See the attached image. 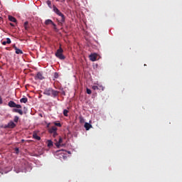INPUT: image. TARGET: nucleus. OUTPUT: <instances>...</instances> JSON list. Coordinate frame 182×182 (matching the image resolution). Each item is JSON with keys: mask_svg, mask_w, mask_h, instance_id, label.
Listing matches in <instances>:
<instances>
[{"mask_svg": "<svg viewBox=\"0 0 182 182\" xmlns=\"http://www.w3.org/2000/svg\"><path fill=\"white\" fill-rule=\"evenodd\" d=\"M53 12H55V14H56V15H58V16H60V18H61L60 20L57 19L58 24L60 26H63V23H65V21L66 20V17L65 16L64 14H62V12H60L59 9L57 8L56 6L53 5Z\"/></svg>", "mask_w": 182, "mask_h": 182, "instance_id": "obj_1", "label": "nucleus"}, {"mask_svg": "<svg viewBox=\"0 0 182 182\" xmlns=\"http://www.w3.org/2000/svg\"><path fill=\"white\" fill-rule=\"evenodd\" d=\"M55 56L61 60H65V55H63V49L62 48L61 46H60L59 49L57 50L55 53Z\"/></svg>", "mask_w": 182, "mask_h": 182, "instance_id": "obj_2", "label": "nucleus"}, {"mask_svg": "<svg viewBox=\"0 0 182 182\" xmlns=\"http://www.w3.org/2000/svg\"><path fill=\"white\" fill-rule=\"evenodd\" d=\"M8 105L9 106V107H16V109H21V108H22V105H17V104L15 103V102H14V101H10V102H9Z\"/></svg>", "mask_w": 182, "mask_h": 182, "instance_id": "obj_3", "label": "nucleus"}, {"mask_svg": "<svg viewBox=\"0 0 182 182\" xmlns=\"http://www.w3.org/2000/svg\"><path fill=\"white\" fill-rule=\"evenodd\" d=\"M6 127L8 129H15V127H16V124L14 121H11L8 123Z\"/></svg>", "mask_w": 182, "mask_h": 182, "instance_id": "obj_4", "label": "nucleus"}, {"mask_svg": "<svg viewBox=\"0 0 182 182\" xmlns=\"http://www.w3.org/2000/svg\"><path fill=\"white\" fill-rule=\"evenodd\" d=\"M13 48L16 50V55H23V51H22V50L18 48V47H16V44L13 45Z\"/></svg>", "mask_w": 182, "mask_h": 182, "instance_id": "obj_5", "label": "nucleus"}, {"mask_svg": "<svg viewBox=\"0 0 182 182\" xmlns=\"http://www.w3.org/2000/svg\"><path fill=\"white\" fill-rule=\"evenodd\" d=\"M43 95H46V96H50L52 95V88L49 87L44 90Z\"/></svg>", "mask_w": 182, "mask_h": 182, "instance_id": "obj_6", "label": "nucleus"}, {"mask_svg": "<svg viewBox=\"0 0 182 182\" xmlns=\"http://www.w3.org/2000/svg\"><path fill=\"white\" fill-rule=\"evenodd\" d=\"M96 59H97V55L96 53H94V54H91L90 55V60L92 61V62H95Z\"/></svg>", "mask_w": 182, "mask_h": 182, "instance_id": "obj_7", "label": "nucleus"}, {"mask_svg": "<svg viewBox=\"0 0 182 182\" xmlns=\"http://www.w3.org/2000/svg\"><path fill=\"white\" fill-rule=\"evenodd\" d=\"M51 95L53 97H57V96H59V91L55 90L52 88Z\"/></svg>", "mask_w": 182, "mask_h": 182, "instance_id": "obj_8", "label": "nucleus"}, {"mask_svg": "<svg viewBox=\"0 0 182 182\" xmlns=\"http://www.w3.org/2000/svg\"><path fill=\"white\" fill-rule=\"evenodd\" d=\"M13 112L14 113H18V114H21V116H22V114H23V111H22V109H19L17 108L13 109Z\"/></svg>", "mask_w": 182, "mask_h": 182, "instance_id": "obj_9", "label": "nucleus"}, {"mask_svg": "<svg viewBox=\"0 0 182 182\" xmlns=\"http://www.w3.org/2000/svg\"><path fill=\"white\" fill-rule=\"evenodd\" d=\"M36 77L37 79H39V80H43V79H45V77H43V75L41 72L37 73Z\"/></svg>", "mask_w": 182, "mask_h": 182, "instance_id": "obj_10", "label": "nucleus"}, {"mask_svg": "<svg viewBox=\"0 0 182 182\" xmlns=\"http://www.w3.org/2000/svg\"><path fill=\"white\" fill-rule=\"evenodd\" d=\"M49 133H55V132H58V128L55 126L52 127L48 129Z\"/></svg>", "mask_w": 182, "mask_h": 182, "instance_id": "obj_11", "label": "nucleus"}, {"mask_svg": "<svg viewBox=\"0 0 182 182\" xmlns=\"http://www.w3.org/2000/svg\"><path fill=\"white\" fill-rule=\"evenodd\" d=\"M84 127L85 128V130H90V129H92V124L85 122Z\"/></svg>", "mask_w": 182, "mask_h": 182, "instance_id": "obj_12", "label": "nucleus"}, {"mask_svg": "<svg viewBox=\"0 0 182 182\" xmlns=\"http://www.w3.org/2000/svg\"><path fill=\"white\" fill-rule=\"evenodd\" d=\"M33 139H35L36 140H41V136H38V134L36 132L33 133Z\"/></svg>", "mask_w": 182, "mask_h": 182, "instance_id": "obj_13", "label": "nucleus"}, {"mask_svg": "<svg viewBox=\"0 0 182 182\" xmlns=\"http://www.w3.org/2000/svg\"><path fill=\"white\" fill-rule=\"evenodd\" d=\"M63 141V139H62V137H60L58 142L55 143L56 147H60V144H62Z\"/></svg>", "mask_w": 182, "mask_h": 182, "instance_id": "obj_14", "label": "nucleus"}, {"mask_svg": "<svg viewBox=\"0 0 182 182\" xmlns=\"http://www.w3.org/2000/svg\"><path fill=\"white\" fill-rule=\"evenodd\" d=\"M9 21H10L11 22H14V23H16V19L15 18V17L12 16H9Z\"/></svg>", "mask_w": 182, "mask_h": 182, "instance_id": "obj_15", "label": "nucleus"}, {"mask_svg": "<svg viewBox=\"0 0 182 182\" xmlns=\"http://www.w3.org/2000/svg\"><path fill=\"white\" fill-rule=\"evenodd\" d=\"M29 28H30V26H29V22L26 21V22L24 23V28L26 29V31H28V30H29Z\"/></svg>", "mask_w": 182, "mask_h": 182, "instance_id": "obj_16", "label": "nucleus"}, {"mask_svg": "<svg viewBox=\"0 0 182 182\" xmlns=\"http://www.w3.org/2000/svg\"><path fill=\"white\" fill-rule=\"evenodd\" d=\"M53 23V21L51 19H47L45 21V25H52Z\"/></svg>", "mask_w": 182, "mask_h": 182, "instance_id": "obj_17", "label": "nucleus"}, {"mask_svg": "<svg viewBox=\"0 0 182 182\" xmlns=\"http://www.w3.org/2000/svg\"><path fill=\"white\" fill-rule=\"evenodd\" d=\"M21 103H27L28 102V98L23 97L20 100Z\"/></svg>", "mask_w": 182, "mask_h": 182, "instance_id": "obj_18", "label": "nucleus"}, {"mask_svg": "<svg viewBox=\"0 0 182 182\" xmlns=\"http://www.w3.org/2000/svg\"><path fill=\"white\" fill-rule=\"evenodd\" d=\"M47 146L48 147H52V146H53V142L51 140H48Z\"/></svg>", "mask_w": 182, "mask_h": 182, "instance_id": "obj_19", "label": "nucleus"}, {"mask_svg": "<svg viewBox=\"0 0 182 182\" xmlns=\"http://www.w3.org/2000/svg\"><path fill=\"white\" fill-rule=\"evenodd\" d=\"M51 25H53V29L55 31V32H59V29H58V27H56V24H55V23H53Z\"/></svg>", "mask_w": 182, "mask_h": 182, "instance_id": "obj_20", "label": "nucleus"}, {"mask_svg": "<svg viewBox=\"0 0 182 182\" xmlns=\"http://www.w3.org/2000/svg\"><path fill=\"white\" fill-rule=\"evenodd\" d=\"M46 4H47L48 6H49L50 9H52V2L50 0H48L46 1Z\"/></svg>", "mask_w": 182, "mask_h": 182, "instance_id": "obj_21", "label": "nucleus"}, {"mask_svg": "<svg viewBox=\"0 0 182 182\" xmlns=\"http://www.w3.org/2000/svg\"><path fill=\"white\" fill-rule=\"evenodd\" d=\"M53 77H54L53 80H55V79H58V77H59V73H54Z\"/></svg>", "mask_w": 182, "mask_h": 182, "instance_id": "obj_22", "label": "nucleus"}, {"mask_svg": "<svg viewBox=\"0 0 182 182\" xmlns=\"http://www.w3.org/2000/svg\"><path fill=\"white\" fill-rule=\"evenodd\" d=\"M68 113H69V110H68V109L63 110V114H64V116H65V117H68Z\"/></svg>", "mask_w": 182, "mask_h": 182, "instance_id": "obj_23", "label": "nucleus"}, {"mask_svg": "<svg viewBox=\"0 0 182 182\" xmlns=\"http://www.w3.org/2000/svg\"><path fill=\"white\" fill-rule=\"evenodd\" d=\"M18 121H19V117L15 116V117H14V122L15 123H18Z\"/></svg>", "mask_w": 182, "mask_h": 182, "instance_id": "obj_24", "label": "nucleus"}, {"mask_svg": "<svg viewBox=\"0 0 182 182\" xmlns=\"http://www.w3.org/2000/svg\"><path fill=\"white\" fill-rule=\"evenodd\" d=\"M92 89L93 90H99V89H100V88H99V86H97V85H93V86L92 87Z\"/></svg>", "mask_w": 182, "mask_h": 182, "instance_id": "obj_25", "label": "nucleus"}, {"mask_svg": "<svg viewBox=\"0 0 182 182\" xmlns=\"http://www.w3.org/2000/svg\"><path fill=\"white\" fill-rule=\"evenodd\" d=\"M54 125L58 127H62V124H60V122H54Z\"/></svg>", "mask_w": 182, "mask_h": 182, "instance_id": "obj_26", "label": "nucleus"}, {"mask_svg": "<svg viewBox=\"0 0 182 182\" xmlns=\"http://www.w3.org/2000/svg\"><path fill=\"white\" fill-rule=\"evenodd\" d=\"M79 119H80V123H84L85 122V119L83 118V117H80Z\"/></svg>", "mask_w": 182, "mask_h": 182, "instance_id": "obj_27", "label": "nucleus"}, {"mask_svg": "<svg viewBox=\"0 0 182 182\" xmlns=\"http://www.w3.org/2000/svg\"><path fill=\"white\" fill-rule=\"evenodd\" d=\"M98 87H99L98 90H102V91L105 90V87H103L102 85H99Z\"/></svg>", "mask_w": 182, "mask_h": 182, "instance_id": "obj_28", "label": "nucleus"}, {"mask_svg": "<svg viewBox=\"0 0 182 182\" xmlns=\"http://www.w3.org/2000/svg\"><path fill=\"white\" fill-rule=\"evenodd\" d=\"M87 95H92V90L89 88H87Z\"/></svg>", "mask_w": 182, "mask_h": 182, "instance_id": "obj_29", "label": "nucleus"}, {"mask_svg": "<svg viewBox=\"0 0 182 182\" xmlns=\"http://www.w3.org/2000/svg\"><path fill=\"white\" fill-rule=\"evenodd\" d=\"M6 42V43L9 44V43H11L12 41H11V38H7Z\"/></svg>", "mask_w": 182, "mask_h": 182, "instance_id": "obj_30", "label": "nucleus"}, {"mask_svg": "<svg viewBox=\"0 0 182 182\" xmlns=\"http://www.w3.org/2000/svg\"><path fill=\"white\" fill-rule=\"evenodd\" d=\"M51 134H53V137H56V136H58V132H53L51 133Z\"/></svg>", "mask_w": 182, "mask_h": 182, "instance_id": "obj_31", "label": "nucleus"}, {"mask_svg": "<svg viewBox=\"0 0 182 182\" xmlns=\"http://www.w3.org/2000/svg\"><path fill=\"white\" fill-rule=\"evenodd\" d=\"M15 151H16V154H19V148H16Z\"/></svg>", "mask_w": 182, "mask_h": 182, "instance_id": "obj_32", "label": "nucleus"}, {"mask_svg": "<svg viewBox=\"0 0 182 182\" xmlns=\"http://www.w3.org/2000/svg\"><path fill=\"white\" fill-rule=\"evenodd\" d=\"M4 103V101L2 100V97L0 96V105H2Z\"/></svg>", "mask_w": 182, "mask_h": 182, "instance_id": "obj_33", "label": "nucleus"}, {"mask_svg": "<svg viewBox=\"0 0 182 182\" xmlns=\"http://www.w3.org/2000/svg\"><path fill=\"white\" fill-rule=\"evenodd\" d=\"M62 95H63V96H66V93L65 92V91H62Z\"/></svg>", "mask_w": 182, "mask_h": 182, "instance_id": "obj_34", "label": "nucleus"}, {"mask_svg": "<svg viewBox=\"0 0 182 182\" xmlns=\"http://www.w3.org/2000/svg\"><path fill=\"white\" fill-rule=\"evenodd\" d=\"M1 43H2V45L5 46V45H6L7 43H6V41H3Z\"/></svg>", "mask_w": 182, "mask_h": 182, "instance_id": "obj_35", "label": "nucleus"}, {"mask_svg": "<svg viewBox=\"0 0 182 182\" xmlns=\"http://www.w3.org/2000/svg\"><path fill=\"white\" fill-rule=\"evenodd\" d=\"M11 26H15V25L12 23H10Z\"/></svg>", "mask_w": 182, "mask_h": 182, "instance_id": "obj_36", "label": "nucleus"}, {"mask_svg": "<svg viewBox=\"0 0 182 182\" xmlns=\"http://www.w3.org/2000/svg\"><path fill=\"white\" fill-rule=\"evenodd\" d=\"M6 49L7 50H9V48L7 47V48H6Z\"/></svg>", "mask_w": 182, "mask_h": 182, "instance_id": "obj_37", "label": "nucleus"}, {"mask_svg": "<svg viewBox=\"0 0 182 182\" xmlns=\"http://www.w3.org/2000/svg\"><path fill=\"white\" fill-rule=\"evenodd\" d=\"M65 0H63V1H61V2H65Z\"/></svg>", "mask_w": 182, "mask_h": 182, "instance_id": "obj_38", "label": "nucleus"}]
</instances>
